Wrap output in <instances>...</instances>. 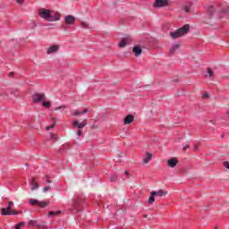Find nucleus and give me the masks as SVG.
I'll use <instances>...</instances> for the list:
<instances>
[{
  "instance_id": "nucleus-1",
  "label": "nucleus",
  "mask_w": 229,
  "mask_h": 229,
  "mask_svg": "<svg viewBox=\"0 0 229 229\" xmlns=\"http://www.w3.org/2000/svg\"><path fill=\"white\" fill-rule=\"evenodd\" d=\"M38 15L41 17V19H44L45 21H47L48 22H56V21L60 20V13H52L51 10L47 9H39Z\"/></svg>"
},
{
  "instance_id": "nucleus-2",
  "label": "nucleus",
  "mask_w": 229,
  "mask_h": 229,
  "mask_svg": "<svg viewBox=\"0 0 229 229\" xmlns=\"http://www.w3.org/2000/svg\"><path fill=\"white\" fill-rule=\"evenodd\" d=\"M190 29H191V26H189V24H185L184 26L178 29L177 30L174 32H170V37H172V38H180V37H183V35H187L189 33Z\"/></svg>"
},
{
  "instance_id": "nucleus-3",
  "label": "nucleus",
  "mask_w": 229,
  "mask_h": 229,
  "mask_svg": "<svg viewBox=\"0 0 229 229\" xmlns=\"http://www.w3.org/2000/svg\"><path fill=\"white\" fill-rule=\"evenodd\" d=\"M43 101H46L45 93H34L32 95V102H34L36 105L38 103H42Z\"/></svg>"
},
{
  "instance_id": "nucleus-4",
  "label": "nucleus",
  "mask_w": 229,
  "mask_h": 229,
  "mask_svg": "<svg viewBox=\"0 0 229 229\" xmlns=\"http://www.w3.org/2000/svg\"><path fill=\"white\" fill-rule=\"evenodd\" d=\"M29 203L32 205V207H40L41 208H46L49 205V202L39 201L35 199H30Z\"/></svg>"
},
{
  "instance_id": "nucleus-5",
  "label": "nucleus",
  "mask_w": 229,
  "mask_h": 229,
  "mask_svg": "<svg viewBox=\"0 0 229 229\" xmlns=\"http://www.w3.org/2000/svg\"><path fill=\"white\" fill-rule=\"evenodd\" d=\"M15 214H17V211L12 210L10 206L1 208V216H15Z\"/></svg>"
},
{
  "instance_id": "nucleus-6",
  "label": "nucleus",
  "mask_w": 229,
  "mask_h": 229,
  "mask_svg": "<svg viewBox=\"0 0 229 229\" xmlns=\"http://www.w3.org/2000/svg\"><path fill=\"white\" fill-rule=\"evenodd\" d=\"M169 4V0H155L154 6L155 8H164Z\"/></svg>"
},
{
  "instance_id": "nucleus-7",
  "label": "nucleus",
  "mask_w": 229,
  "mask_h": 229,
  "mask_svg": "<svg viewBox=\"0 0 229 229\" xmlns=\"http://www.w3.org/2000/svg\"><path fill=\"white\" fill-rule=\"evenodd\" d=\"M152 195L155 196L156 199H158V198H164V196H167V191L164 190H158L157 191H152Z\"/></svg>"
},
{
  "instance_id": "nucleus-8",
  "label": "nucleus",
  "mask_w": 229,
  "mask_h": 229,
  "mask_svg": "<svg viewBox=\"0 0 229 229\" xmlns=\"http://www.w3.org/2000/svg\"><path fill=\"white\" fill-rule=\"evenodd\" d=\"M64 22L65 24L68 25H72L74 24V22H76V17L72 16V15H67L64 17Z\"/></svg>"
},
{
  "instance_id": "nucleus-9",
  "label": "nucleus",
  "mask_w": 229,
  "mask_h": 229,
  "mask_svg": "<svg viewBox=\"0 0 229 229\" xmlns=\"http://www.w3.org/2000/svg\"><path fill=\"white\" fill-rule=\"evenodd\" d=\"M81 205V200L80 199H73V204L72 210L75 212H80V206Z\"/></svg>"
},
{
  "instance_id": "nucleus-10",
  "label": "nucleus",
  "mask_w": 229,
  "mask_h": 229,
  "mask_svg": "<svg viewBox=\"0 0 229 229\" xmlns=\"http://www.w3.org/2000/svg\"><path fill=\"white\" fill-rule=\"evenodd\" d=\"M72 126L74 128H79V130H82V128H85V126H87V123L85 122L80 123L78 120H75L72 123Z\"/></svg>"
},
{
  "instance_id": "nucleus-11",
  "label": "nucleus",
  "mask_w": 229,
  "mask_h": 229,
  "mask_svg": "<svg viewBox=\"0 0 229 229\" xmlns=\"http://www.w3.org/2000/svg\"><path fill=\"white\" fill-rule=\"evenodd\" d=\"M167 165H168V167L174 168V167H176V165H178V160H176V158H174V157H172V158L168 159Z\"/></svg>"
},
{
  "instance_id": "nucleus-12",
  "label": "nucleus",
  "mask_w": 229,
  "mask_h": 229,
  "mask_svg": "<svg viewBox=\"0 0 229 229\" xmlns=\"http://www.w3.org/2000/svg\"><path fill=\"white\" fill-rule=\"evenodd\" d=\"M58 49H60V47H58V45H53L47 48V55H52V53H56Z\"/></svg>"
},
{
  "instance_id": "nucleus-13",
  "label": "nucleus",
  "mask_w": 229,
  "mask_h": 229,
  "mask_svg": "<svg viewBox=\"0 0 229 229\" xmlns=\"http://www.w3.org/2000/svg\"><path fill=\"white\" fill-rule=\"evenodd\" d=\"M135 117L133 116V114H129L127 116H125V118L123 119V123L124 124H131V122L134 121Z\"/></svg>"
},
{
  "instance_id": "nucleus-14",
  "label": "nucleus",
  "mask_w": 229,
  "mask_h": 229,
  "mask_svg": "<svg viewBox=\"0 0 229 229\" xmlns=\"http://www.w3.org/2000/svg\"><path fill=\"white\" fill-rule=\"evenodd\" d=\"M177 49H180V44H174L170 49L169 55L173 56Z\"/></svg>"
},
{
  "instance_id": "nucleus-15",
  "label": "nucleus",
  "mask_w": 229,
  "mask_h": 229,
  "mask_svg": "<svg viewBox=\"0 0 229 229\" xmlns=\"http://www.w3.org/2000/svg\"><path fill=\"white\" fill-rule=\"evenodd\" d=\"M135 56H140L142 55V48L139 46H135L132 49Z\"/></svg>"
},
{
  "instance_id": "nucleus-16",
  "label": "nucleus",
  "mask_w": 229,
  "mask_h": 229,
  "mask_svg": "<svg viewBox=\"0 0 229 229\" xmlns=\"http://www.w3.org/2000/svg\"><path fill=\"white\" fill-rule=\"evenodd\" d=\"M205 78H214V71L212 68L207 69V74L205 75Z\"/></svg>"
},
{
  "instance_id": "nucleus-17",
  "label": "nucleus",
  "mask_w": 229,
  "mask_h": 229,
  "mask_svg": "<svg viewBox=\"0 0 229 229\" xmlns=\"http://www.w3.org/2000/svg\"><path fill=\"white\" fill-rule=\"evenodd\" d=\"M127 45H128V38H123L118 44L119 47H126Z\"/></svg>"
},
{
  "instance_id": "nucleus-18",
  "label": "nucleus",
  "mask_w": 229,
  "mask_h": 229,
  "mask_svg": "<svg viewBox=\"0 0 229 229\" xmlns=\"http://www.w3.org/2000/svg\"><path fill=\"white\" fill-rule=\"evenodd\" d=\"M151 158H153V155L151 153H147V157L143 159V164H148Z\"/></svg>"
},
{
  "instance_id": "nucleus-19",
  "label": "nucleus",
  "mask_w": 229,
  "mask_h": 229,
  "mask_svg": "<svg viewBox=\"0 0 229 229\" xmlns=\"http://www.w3.org/2000/svg\"><path fill=\"white\" fill-rule=\"evenodd\" d=\"M31 186V191H37L38 189V183L35 182V178H32Z\"/></svg>"
},
{
  "instance_id": "nucleus-20",
  "label": "nucleus",
  "mask_w": 229,
  "mask_h": 229,
  "mask_svg": "<svg viewBox=\"0 0 229 229\" xmlns=\"http://www.w3.org/2000/svg\"><path fill=\"white\" fill-rule=\"evenodd\" d=\"M155 199H157V198L155 197V195H153V191H151L150 197L148 198L149 205H153V203H155Z\"/></svg>"
},
{
  "instance_id": "nucleus-21",
  "label": "nucleus",
  "mask_w": 229,
  "mask_h": 229,
  "mask_svg": "<svg viewBox=\"0 0 229 229\" xmlns=\"http://www.w3.org/2000/svg\"><path fill=\"white\" fill-rule=\"evenodd\" d=\"M58 214H62V211H50L48 212V217H55V216H58Z\"/></svg>"
},
{
  "instance_id": "nucleus-22",
  "label": "nucleus",
  "mask_w": 229,
  "mask_h": 229,
  "mask_svg": "<svg viewBox=\"0 0 229 229\" xmlns=\"http://www.w3.org/2000/svg\"><path fill=\"white\" fill-rule=\"evenodd\" d=\"M50 140H53V142H56V140H58V135L51 132L50 133Z\"/></svg>"
},
{
  "instance_id": "nucleus-23",
  "label": "nucleus",
  "mask_w": 229,
  "mask_h": 229,
  "mask_svg": "<svg viewBox=\"0 0 229 229\" xmlns=\"http://www.w3.org/2000/svg\"><path fill=\"white\" fill-rule=\"evenodd\" d=\"M87 112H89V109H84L82 111H75L73 113V115L76 116V115H80V114H87Z\"/></svg>"
},
{
  "instance_id": "nucleus-24",
  "label": "nucleus",
  "mask_w": 229,
  "mask_h": 229,
  "mask_svg": "<svg viewBox=\"0 0 229 229\" xmlns=\"http://www.w3.org/2000/svg\"><path fill=\"white\" fill-rule=\"evenodd\" d=\"M207 10H208V13H209L210 17H212V13H214V6L208 5Z\"/></svg>"
},
{
  "instance_id": "nucleus-25",
  "label": "nucleus",
  "mask_w": 229,
  "mask_h": 229,
  "mask_svg": "<svg viewBox=\"0 0 229 229\" xmlns=\"http://www.w3.org/2000/svg\"><path fill=\"white\" fill-rule=\"evenodd\" d=\"M81 28H84V30H89V28H90V25H89L87 21H81Z\"/></svg>"
},
{
  "instance_id": "nucleus-26",
  "label": "nucleus",
  "mask_w": 229,
  "mask_h": 229,
  "mask_svg": "<svg viewBox=\"0 0 229 229\" xmlns=\"http://www.w3.org/2000/svg\"><path fill=\"white\" fill-rule=\"evenodd\" d=\"M28 225L29 226H38L37 220H30Z\"/></svg>"
},
{
  "instance_id": "nucleus-27",
  "label": "nucleus",
  "mask_w": 229,
  "mask_h": 229,
  "mask_svg": "<svg viewBox=\"0 0 229 229\" xmlns=\"http://www.w3.org/2000/svg\"><path fill=\"white\" fill-rule=\"evenodd\" d=\"M42 105L45 108H49V106H51V103L50 102H46V100L42 101Z\"/></svg>"
},
{
  "instance_id": "nucleus-28",
  "label": "nucleus",
  "mask_w": 229,
  "mask_h": 229,
  "mask_svg": "<svg viewBox=\"0 0 229 229\" xmlns=\"http://www.w3.org/2000/svg\"><path fill=\"white\" fill-rule=\"evenodd\" d=\"M110 182H117V175H115V174L111 175Z\"/></svg>"
},
{
  "instance_id": "nucleus-29",
  "label": "nucleus",
  "mask_w": 229,
  "mask_h": 229,
  "mask_svg": "<svg viewBox=\"0 0 229 229\" xmlns=\"http://www.w3.org/2000/svg\"><path fill=\"white\" fill-rule=\"evenodd\" d=\"M220 13H223V15H228L229 14V9L222 10Z\"/></svg>"
},
{
  "instance_id": "nucleus-30",
  "label": "nucleus",
  "mask_w": 229,
  "mask_h": 229,
  "mask_svg": "<svg viewBox=\"0 0 229 229\" xmlns=\"http://www.w3.org/2000/svg\"><path fill=\"white\" fill-rule=\"evenodd\" d=\"M66 106H57V107H55V110L57 111V110H65Z\"/></svg>"
},
{
  "instance_id": "nucleus-31",
  "label": "nucleus",
  "mask_w": 229,
  "mask_h": 229,
  "mask_svg": "<svg viewBox=\"0 0 229 229\" xmlns=\"http://www.w3.org/2000/svg\"><path fill=\"white\" fill-rule=\"evenodd\" d=\"M23 225H24V223H22V222L17 224V225H15V229H21V228H22Z\"/></svg>"
},
{
  "instance_id": "nucleus-32",
  "label": "nucleus",
  "mask_w": 229,
  "mask_h": 229,
  "mask_svg": "<svg viewBox=\"0 0 229 229\" xmlns=\"http://www.w3.org/2000/svg\"><path fill=\"white\" fill-rule=\"evenodd\" d=\"M49 191H51V186H46L43 188V192H47Z\"/></svg>"
},
{
  "instance_id": "nucleus-33",
  "label": "nucleus",
  "mask_w": 229,
  "mask_h": 229,
  "mask_svg": "<svg viewBox=\"0 0 229 229\" xmlns=\"http://www.w3.org/2000/svg\"><path fill=\"white\" fill-rule=\"evenodd\" d=\"M55 126V123H54L53 124L49 125L47 127V131H49L51 128H54Z\"/></svg>"
},
{
  "instance_id": "nucleus-34",
  "label": "nucleus",
  "mask_w": 229,
  "mask_h": 229,
  "mask_svg": "<svg viewBox=\"0 0 229 229\" xmlns=\"http://www.w3.org/2000/svg\"><path fill=\"white\" fill-rule=\"evenodd\" d=\"M224 167H225V169H229V161L224 162Z\"/></svg>"
},
{
  "instance_id": "nucleus-35",
  "label": "nucleus",
  "mask_w": 229,
  "mask_h": 229,
  "mask_svg": "<svg viewBox=\"0 0 229 229\" xmlns=\"http://www.w3.org/2000/svg\"><path fill=\"white\" fill-rule=\"evenodd\" d=\"M190 11H191V7H190V6H185V7H184V12H185L186 13H189Z\"/></svg>"
},
{
  "instance_id": "nucleus-36",
  "label": "nucleus",
  "mask_w": 229,
  "mask_h": 229,
  "mask_svg": "<svg viewBox=\"0 0 229 229\" xmlns=\"http://www.w3.org/2000/svg\"><path fill=\"white\" fill-rule=\"evenodd\" d=\"M77 135H78L79 137H81V135H83V131H81V130H79V131H77Z\"/></svg>"
},
{
  "instance_id": "nucleus-37",
  "label": "nucleus",
  "mask_w": 229,
  "mask_h": 229,
  "mask_svg": "<svg viewBox=\"0 0 229 229\" xmlns=\"http://www.w3.org/2000/svg\"><path fill=\"white\" fill-rule=\"evenodd\" d=\"M199 148V147L198 145H194L193 146V151H198Z\"/></svg>"
},
{
  "instance_id": "nucleus-38",
  "label": "nucleus",
  "mask_w": 229,
  "mask_h": 229,
  "mask_svg": "<svg viewBox=\"0 0 229 229\" xmlns=\"http://www.w3.org/2000/svg\"><path fill=\"white\" fill-rule=\"evenodd\" d=\"M46 178H47V183H51V180H49V175H46Z\"/></svg>"
},
{
  "instance_id": "nucleus-39",
  "label": "nucleus",
  "mask_w": 229,
  "mask_h": 229,
  "mask_svg": "<svg viewBox=\"0 0 229 229\" xmlns=\"http://www.w3.org/2000/svg\"><path fill=\"white\" fill-rule=\"evenodd\" d=\"M16 2L19 4H22L24 3V0H16Z\"/></svg>"
},
{
  "instance_id": "nucleus-40",
  "label": "nucleus",
  "mask_w": 229,
  "mask_h": 229,
  "mask_svg": "<svg viewBox=\"0 0 229 229\" xmlns=\"http://www.w3.org/2000/svg\"><path fill=\"white\" fill-rule=\"evenodd\" d=\"M8 207H13V201H9V203H8Z\"/></svg>"
},
{
  "instance_id": "nucleus-41",
  "label": "nucleus",
  "mask_w": 229,
  "mask_h": 229,
  "mask_svg": "<svg viewBox=\"0 0 229 229\" xmlns=\"http://www.w3.org/2000/svg\"><path fill=\"white\" fill-rule=\"evenodd\" d=\"M187 149H189V145H186V146L183 147L184 151L187 150Z\"/></svg>"
},
{
  "instance_id": "nucleus-42",
  "label": "nucleus",
  "mask_w": 229,
  "mask_h": 229,
  "mask_svg": "<svg viewBox=\"0 0 229 229\" xmlns=\"http://www.w3.org/2000/svg\"><path fill=\"white\" fill-rule=\"evenodd\" d=\"M202 98H208V94L205 93Z\"/></svg>"
},
{
  "instance_id": "nucleus-43",
  "label": "nucleus",
  "mask_w": 229,
  "mask_h": 229,
  "mask_svg": "<svg viewBox=\"0 0 229 229\" xmlns=\"http://www.w3.org/2000/svg\"><path fill=\"white\" fill-rule=\"evenodd\" d=\"M124 174H128V171H125Z\"/></svg>"
},
{
  "instance_id": "nucleus-44",
  "label": "nucleus",
  "mask_w": 229,
  "mask_h": 229,
  "mask_svg": "<svg viewBox=\"0 0 229 229\" xmlns=\"http://www.w3.org/2000/svg\"><path fill=\"white\" fill-rule=\"evenodd\" d=\"M10 76H13V73H10Z\"/></svg>"
},
{
  "instance_id": "nucleus-45",
  "label": "nucleus",
  "mask_w": 229,
  "mask_h": 229,
  "mask_svg": "<svg viewBox=\"0 0 229 229\" xmlns=\"http://www.w3.org/2000/svg\"><path fill=\"white\" fill-rule=\"evenodd\" d=\"M223 17H225V16H220L221 19H223Z\"/></svg>"
}]
</instances>
